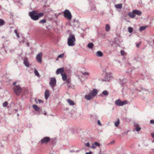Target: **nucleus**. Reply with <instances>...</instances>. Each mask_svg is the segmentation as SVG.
<instances>
[{
	"instance_id": "nucleus-32",
	"label": "nucleus",
	"mask_w": 154,
	"mask_h": 154,
	"mask_svg": "<svg viewBox=\"0 0 154 154\" xmlns=\"http://www.w3.org/2000/svg\"><path fill=\"white\" fill-rule=\"evenodd\" d=\"M4 21L3 20L1 19V26L3 25L4 24Z\"/></svg>"
},
{
	"instance_id": "nucleus-12",
	"label": "nucleus",
	"mask_w": 154,
	"mask_h": 154,
	"mask_svg": "<svg viewBox=\"0 0 154 154\" xmlns=\"http://www.w3.org/2000/svg\"><path fill=\"white\" fill-rule=\"evenodd\" d=\"M134 127L137 132L139 131L141 129V128L137 124H135L134 125Z\"/></svg>"
},
{
	"instance_id": "nucleus-16",
	"label": "nucleus",
	"mask_w": 154,
	"mask_h": 154,
	"mask_svg": "<svg viewBox=\"0 0 154 154\" xmlns=\"http://www.w3.org/2000/svg\"><path fill=\"white\" fill-rule=\"evenodd\" d=\"M128 15L131 18H134L135 16V15L133 12H129L128 13Z\"/></svg>"
},
{
	"instance_id": "nucleus-17",
	"label": "nucleus",
	"mask_w": 154,
	"mask_h": 154,
	"mask_svg": "<svg viewBox=\"0 0 154 154\" xmlns=\"http://www.w3.org/2000/svg\"><path fill=\"white\" fill-rule=\"evenodd\" d=\"M62 78L63 81H66L67 79V76L66 73L65 72L63 74H62Z\"/></svg>"
},
{
	"instance_id": "nucleus-47",
	"label": "nucleus",
	"mask_w": 154,
	"mask_h": 154,
	"mask_svg": "<svg viewBox=\"0 0 154 154\" xmlns=\"http://www.w3.org/2000/svg\"><path fill=\"white\" fill-rule=\"evenodd\" d=\"M16 84V82H14L13 83V85H15V84Z\"/></svg>"
},
{
	"instance_id": "nucleus-1",
	"label": "nucleus",
	"mask_w": 154,
	"mask_h": 154,
	"mask_svg": "<svg viewBox=\"0 0 154 154\" xmlns=\"http://www.w3.org/2000/svg\"><path fill=\"white\" fill-rule=\"evenodd\" d=\"M29 15L31 18L34 20H38L39 18L43 17L44 16L43 13H40L37 14V11H33L30 12L29 13Z\"/></svg>"
},
{
	"instance_id": "nucleus-48",
	"label": "nucleus",
	"mask_w": 154,
	"mask_h": 154,
	"mask_svg": "<svg viewBox=\"0 0 154 154\" xmlns=\"http://www.w3.org/2000/svg\"><path fill=\"white\" fill-rule=\"evenodd\" d=\"M46 113H45V115H46Z\"/></svg>"
},
{
	"instance_id": "nucleus-27",
	"label": "nucleus",
	"mask_w": 154,
	"mask_h": 154,
	"mask_svg": "<svg viewBox=\"0 0 154 154\" xmlns=\"http://www.w3.org/2000/svg\"><path fill=\"white\" fill-rule=\"evenodd\" d=\"M146 28V27L145 26H141L140 28V31H142L143 30H144Z\"/></svg>"
},
{
	"instance_id": "nucleus-15",
	"label": "nucleus",
	"mask_w": 154,
	"mask_h": 154,
	"mask_svg": "<svg viewBox=\"0 0 154 154\" xmlns=\"http://www.w3.org/2000/svg\"><path fill=\"white\" fill-rule=\"evenodd\" d=\"M49 95V91L48 90H46L45 92V98L46 99H47Z\"/></svg>"
},
{
	"instance_id": "nucleus-25",
	"label": "nucleus",
	"mask_w": 154,
	"mask_h": 154,
	"mask_svg": "<svg viewBox=\"0 0 154 154\" xmlns=\"http://www.w3.org/2000/svg\"><path fill=\"white\" fill-rule=\"evenodd\" d=\"M34 73L35 74V75L37 76L38 77H40V75H39V73L38 72V71L36 70L35 69L34 70Z\"/></svg>"
},
{
	"instance_id": "nucleus-20",
	"label": "nucleus",
	"mask_w": 154,
	"mask_h": 154,
	"mask_svg": "<svg viewBox=\"0 0 154 154\" xmlns=\"http://www.w3.org/2000/svg\"><path fill=\"white\" fill-rule=\"evenodd\" d=\"M32 107L36 111H38L39 110V108L36 105H33Z\"/></svg>"
},
{
	"instance_id": "nucleus-11",
	"label": "nucleus",
	"mask_w": 154,
	"mask_h": 154,
	"mask_svg": "<svg viewBox=\"0 0 154 154\" xmlns=\"http://www.w3.org/2000/svg\"><path fill=\"white\" fill-rule=\"evenodd\" d=\"M24 63L25 65L27 67L29 66V63L28 61V59L27 58H25L24 60Z\"/></svg>"
},
{
	"instance_id": "nucleus-13",
	"label": "nucleus",
	"mask_w": 154,
	"mask_h": 154,
	"mask_svg": "<svg viewBox=\"0 0 154 154\" xmlns=\"http://www.w3.org/2000/svg\"><path fill=\"white\" fill-rule=\"evenodd\" d=\"M133 12L135 14V15L136 14L140 16L142 14L141 12L140 11L138 10H134L133 11Z\"/></svg>"
},
{
	"instance_id": "nucleus-39",
	"label": "nucleus",
	"mask_w": 154,
	"mask_h": 154,
	"mask_svg": "<svg viewBox=\"0 0 154 154\" xmlns=\"http://www.w3.org/2000/svg\"><path fill=\"white\" fill-rule=\"evenodd\" d=\"M66 82L67 84H69L70 82V81L69 79H68L66 81Z\"/></svg>"
},
{
	"instance_id": "nucleus-34",
	"label": "nucleus",
	"mask_w": 154,
	"mask_h": 154,
	"mask_svg": "<svg viewBox=\"0 0 154 154\" xmlns=\"http://www.w3.org/2000/svg\"><path fill=\"white\" fill-rule=\"evenodd\" d=\"M46 22V20L45 19H43L40 20V23H45Z\"/></svg>"
},
{
	"instance_id": "nucleus-18",
	"label": "nucleus",
	"mask_w": 154,
	"mask_h": 154,
	"mask_svg": "<svg viewBox=\"0 0 154 154\" xmlns=\"http://www.w3.org/2000/svg\"><path fill=\"white\" fill-rule=\"evenodd\" d=\"M67 101L70 105H74L75 104L74 102L70 99H68Z\"/></svg>"
},
{
	"instance_id": "nucleus-40",
	"label": "nucleus",
	"mask_w": 154,
	"mask_h": 154,
	"mask_svg": "<svg viewBox=\"0 0 154 154\" xmlns=\"http://www.w3.org/2000/svg\"><path fill=\"white\" fill-rule=\"evenodd\" d=\"M38 101L39 103H42L43 102V101L41 100H38Z\"/></svg>"
},
{
	"instance_id": "nucleus-22",
	"label": "nucleus",
	"mask_w": 154,
	"mask_h": 154,
	"mask_svg": "<svg viewBox=\"0 0 154 154\" xmlns=\"http://www.w3.org/2000/svg\"><path fill=\"white\" fill-rule=\"evenodd\" d=\"M94 44L92 43H90L88 45V47L90 48H92L94 46Z\"/></svg>"
},
{
	"instance_id": "nucleus-6",
	"label": "nucleus",
	"mask_w": 154,
	"mask_h": 154,
	"mask_svg": "<svg viewBox=\"0 0 154 154\" xmlns=\"http://www.w3.org/2000/svg\"><path fill=\"white\" fill-rule=\"evenodd\" d=\"M51 81L49 83L51 87L54 88V87L56 85V81L54 77L51 78L50 79Z\"/></svg>"
},
{
	"instance_id": "nucleus-3",
	"label": "nucleus",
	"mask_w": 154,
	"mask_h": 154,
	"mask_svg": "<svg viewBox=\"0 0 154 154\" xmlns=\"http://www.w3.org/2000/svg\"><path fill=\"white\" fill-rule=\"evenodd\" d=\"M14 91L17 95H19L21 93L22 89L20 85H16L14 87Z\"/></svg>"
},
{
	"instance_id": "nucleus-7",
	"label": "nucleus",
	"mask_w": 154,
	"mask_h": 154,
	"mask_svg": "<svg viewBox=\"0 0 154 154\" xmlns=\"http://www.w3.org/2000/svg\"><path fill=\"white\" fill-rule=\"evenodd\" d=\"M50 137H45L41 140V143L42 144H46L50 141Z\"/></svg>"
},
{
	"instance_id": "nucleus-19",
	"label": "nucleus",
	"mask_w": 154,
	"mask_h": 154,
	"mask_svg": "<svg viewBox=\"0 0 154 154\" xmlns=\"http://www.w3.org/2000/svg\"><path fill=\"white\" fill-rule=\"evenodd\" d=\"M96 55L99 57H102L103 55V54L101 52L98 51L96 53Z\"/></svg>"
},
{
	"instance_id": "nucleus-28",
	"label": "nucleus",
	"mask_w": 154,
	"mask_h": 154,
	"mask_svg": "<svg viewBox=\"0 0 154 154\" xmlns=\"http://www.w3.org/2000/svg\"><path fill=\"white\" fill-rule=\"evenodd\" d=\"M64 57V54L63 53L61 54H60L58 56V58H63V57Z\"/></svg>"
},
{
	"instance_id": "nucleus-44",
	"label": "nucleus",
	"mask_w": 154,
	"mask_h": 154,
	"mask_svg": "<svg viewBox=\"0 0 154 154\" xmlns=\"http://www.w3.org/2000/svg\"><path fill=\"white\" fill-rule=\"evenodd\" d=\"M14 32L16 33V34L18 33L17 32V30H14Z\"/></svg>"
},
{
	"instance_id": "nucleus-10",
	"label": "nucleus",
	"mask_w": 154,
	"mask_h": 154,
	"mask_svg": "<svg viewBox=\"0 0 154 154\" xmlns=\"http://www.w3.org/2000/svg\"><path fill=\"white\" fill-rule=\"evenodd\" d=\"M97 91L96 89H94L90 93L93 97L95 96L97 94Z\"/></svg>"
},
{
	"instance_id": "nucleus-38",
	"label": "nucleus",
	"mask_w": 154,
	"mask_h": 154,
	"mask_svg": "<svg viewBox=\"0 0 154 154\" xmlns=\"http://www.w3.org/2000/svg\"><path fill=\"white\" fill-rule=\"evenodd\" d=\"M150 122L151 124L154 123V120H150Z\"/></svg>"
},
{
	"instance_id": "nucleus-8",
	"label": "nucleus",
	"mask_w": 154,
	"mask_h": 154,
	"mask_svg": "<svg viewBox=\"0 0 154 154\" xmlns=\"http://www.w3.org/2000/svg\"><path fill=\"white\" fill-rule=\"evenodd\" d=\"M42 53L41 52L38 53L37 55L36 59L38 61L41 63L42 62Z\"/></svg>"
},
{
	"instance_id": "nucleus-42",
	"label": "nucleus",
	"mask_w": 154,
	"mask_h": 154,
	"mask_svg": "<svg viewBox=\"0 0 154 154\" xmlns=\"http://www.w3.org/2000/svg\"><path fill=\"white\" fill-rule=\"evenodd\" d=\"M85 145H86V146H89V143H87Z\"/></svg>"
},
{
	"instance_id": "nucleus-4",
	"label": "nucleus",
	"mask_w": 154,
	"mask_h": 154,
	"mask_svg": "<svg viewBox=\"0 0 154 154\" xmlns=\"http://www.w3.org/2000/svg\"><path fill=\"white\" fill-rule=\"evenodd\" d=\"M64 17L69 20H71L72 18V16L70 12L68 10H66L64 13Z\"/></svg>"
},
{
	"instance_id": "nucleus-43",
	"label": "nucleus",
	"mask_w": 154,
	"mask_h": 154,
	"mask_svg": "<svg viewBox=\"0 0 154 154\" xmlns=\"http://www.w3.org/2000/svg\"><path fill=\"white\" fill-rule=\"evenodd\" d=\"M91 148L93 149H95L96 148V147L93 144V145L91 147Z\"/></svg>"
},
{
	"instance_id": "nucleus-35",
	"label": "nucleus",
	"mask_w": 154,
	"mask_h": 154,
	"mask_svg": "<svg viewBox=\"0 0 154 154\" xmlns=\"http://www.w3.org/2000/svg\"><path fill=\"white\" fill-rule=\"evenodd\" d=\"M82 74L84 75H89V73L88 72H84V73H82Z\"/></svg>"
},
{
	"instance_id": "nucleus-29",
	"label": "nucleus",
	"mask_w": 154,
	"mask_h": 154,
	"mask_svg": "<svg viewBox=\"0 0 154 154\" xmlns=\"http://www.w3.org/2000/svg\"><path fill=\"white\" fill-rule=\"evenodd\" d=\"M128 31L130 33H131L133 31V29L131 27H129L128 28Z\"/></svg>"
},
{
	"instance_id": "nucleus-5",
	"label": "nucleus",
	"mask_w": 154,
	"mask_h": 154,
	"mask_svg": "<svg viewBox=\"0 0 154 154\" xmlns=\"http://www.w3.org/2000/svg\"><path fill=\"white\" fill-rule=\"evenodd\" d=\"M127 103V101H122L120 100L119 99L115 101V104L118 106H122L126 104Z\"/></svg>"
},
{
	"instance_id": "nucleus-9",
	"label": "nucleus",
	"mask_w": 154,
	"mask_h": 154,
	"mask_svg": "<svg viewBox=\"0 0 154 154\" xmlns=\"http://www.w3.org/2000/svg\"><path fill=\"white\" fill-rule=\"evenodd\" d=\"M64 70L63 68H61L58 69L56 72V73L57 75L61 74H63L64 73Z\"/></svg>"
},
{
	"instance_id": "nucleus-24",
	"label": "nucleus",
	"mask_w": 154,
	"mask_h": 154,
	"mask_svg": "<svg viewBox=\"0 0 154 154\" xmlns=\"http://www.w3.org/2000/svg\"><path fill=\"white\" fill-rule=\"evenodd\" d=\"M102 94L105 96H107L109 94V92L107 91L104 90Z\"/></svg>"
},
{
	"instance_id": "nucleus-30",
	"label": "nucleus",
	"mask_w": 154,
	"mask_h": 154,
	"mask_svg": "<svg viewBox=\"0 0 154 154\" xmlns=\"http://www.w3.org/2000/svg\"><path fill=\"white\" fill-rule=\"evenodd\" d=\"M8 104V102L7 101H5L3 104V106L4 107H6Z\"/></svg>"
},
{
	"instance_id": "nucleus-26",
	"label": "nucleus",
	"mask_w": 154,
	"mask_h": 154,
	"mask_svg": "<svg viewBox=\"0 0 154 154\" xmlns=\"http://www.w3.org/2000/svg\"><path fill=\"white\" fill-rule=\"evenodd\" d=\"M119 124V120L118 119L117 121L115 123V125L116 127H118Z\"/></svg>"
},
{
	"instance_id": "nucleus-2",
	"label": "nucleus",
	"mask_w": 154,
	"mask_h": 154,
	"mask_svg": "<svg viewBox=\"0 0 154 154\" xmlns=\"http://www.w3.org/2000/svg\"><path fill=\"white\" fill-rule=\"evenodd\" d=\"M75 38L74 35L70 34L68 38L67 44L69 46H73L75 45Z\"/></svg>"
},
{
	"instance_id": "nucleus-45",
	"label": "nucleus",
	"mask_w": 154,
	"mask_h": 154,
	"mask_svg": "<svg viewBox=\"0 0 154 154\" xmlns=\"http://www.w3.org/2000/svg\"><path fill=\"white\" fill-rule=\"evenodd\" d=\"M85 154H91V152H87L85 153Z\"/></svg>"
},
{
	"instance_id": "nucleus-33",
	"label": "nucleus",
	"mask_w": 154,
	"mask_h": 154,
	"mask_svg": "<svg viewBox=\"0 0 154 154\" xmlns=\"http://www.w3.org/2000/svg\"><path fill=\"white\" fill-rule=\"evenodd\" d=\"M141 42H139V43H137V44H136V47H137V48H139V46H140V44H141Z\"/></svg>"
},
{
	"instance_id": "nucleus-21",
	"label": "nucleus",
	"mask_w": 154,
	"mask_h": 154,
	"mask_svg": "<svg viewBox=\"0 0 154 154\" xmlns=\"http://www.w3.org/2000/svg\"><path fill=\"white\" fill-rule=\"evenodd\" d=\"M110 27L108 24L106 25L105 29L106 32H108L109 30Z\"/></svg>"
},
{
	"instance_id": "nucleus-41",
	"label": "nucleus",
	"mask_w": 154,
	"mask_h": 154,
	"mask_svg": "<svg viewBox=\"0 0 154 154\" xmlns=\"http://www.w3.org/2000/svg\"><path fill=\"white\" fill-rule=\"evenodd\" d=\"M151 135L152 137L154 138V133H152L151 134Z\"/></svg>"
},
{
	"instance_id": "nucleus-46",
	"label": "nucleus",
	"mask_w": 154,
	"mask_h": 154,
	"mask_svg": "<svg viewBox=\"0 0 154 154\" xmlns=\"http://www.w3.org/2000/svg\"><path fill=\"white\" fill-rule=\"evenodd\" d=\"M16 35L18 38H19L20 37L18 33Z\"/></svg>"
},
{
	"instance_id": "nucleus-23",
	"label": "nucleus",
	"mask_w": 154,
	"mask_h": 154,
	"mask_svg": "<svg viewBox=\"0 0 154 154\" xmlns=\"http://www.w3.org/2000/svg\"><path fill=\"white\" fill-rule=\"evenodd\" d=\"M115 7L116 8L121 9L122 7V4H118L115 5Z\"/></svg>"
},
{
	"instance_id": "nucleus-37",
	"label": "nucleus",
	"mask_w": 154,
	"mask_h": 154,
	"mask_svg": "<svg viewBox=\"0 0 154 154\" xmlns=\"http://www.w3.org/2000/svg\"><path fill=\"white\" fill-rule=\"evenodd\" d=\"M97 124L100 126H101L102 125L101 123H100V121L99 120L98 121Z\"/></svg>"
},
{
	"instance_id": "nucleus-14",
	"label": "nucleus",
	"mask_w": 154,
	"mask_h": 154,
	"mask_svg": "<svg viewBox=\"0 0 154 154\" xmlns=\"http://www.w3.org/2000/svg\"><path fill=\"white\" fill-rule=\"evenodd\" d=\"M93 97L90 93L88 95H86L85 96V98L87 100H91L92 97Z\"/></svg>"
},
{
	"instance_id": "nucleus-31",
	"label": "nucleus",
	"mask_w": 154,
	"mask_h": 154,
	"mask_svg": "<svg viewBox=\"0 0 154 154\" xmlns=\"http://www.w3.org/2000/svg\"><path fill=\"white\" fill-rule=\"evenodd\" d=\"M94 144L95 145L98 146H100V144L97 142H95L94 143Z\"/></svg>"
},
{
	"instance_id": "nucleus-36",
	"label": "nucleus",
	"mask_w": 154,
	"mask_h": 154,
	"mask_svg": "<svg viewBox=\"0 0 154 154\" xmlns=\"http://www.w3.org/2000/svg\"><path fill=\"white\" fill-rule=\"evenodd\" d=\"M121 54L122 55H124L125 54V51H121Z\"/></svg>"
}]
</instances>
